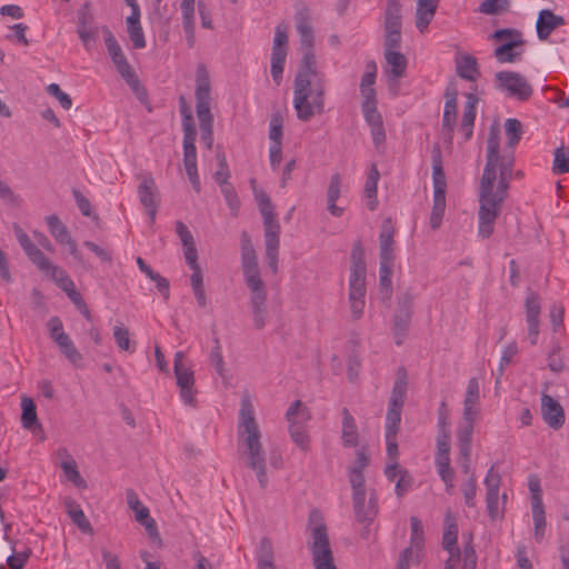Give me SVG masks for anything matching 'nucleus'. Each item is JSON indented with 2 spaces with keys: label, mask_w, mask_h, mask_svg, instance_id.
Here are the masks:
<instances>
[{
  "label": "nucleus",
  "mask_w": 569,
  "mask_h": 569,
  "mask_svg": "<svg viewBox=\"0 0 569 569\" xmlns=\"http://www.w3.org/2000/svg\"><path fill=\"white\" fill-rule=\"evenodd\" d=\"M499 133L491 130L487 139L486 166L479 186L478 236L489 238L508 196L515 163L513 152L500 154Z\"/></svg>",
  "instance_id": "obj_1"
},
{
  "label": "nucleus",
  "mask_w": 569,
  "mask_h": 569,
  "mask_svg": "<svg viewBox=\"0 0 569 569\" xmlns=\"http://www.w3.org/2000/svg\"><path fill=\"white\" fill-rule=\"evenodd\" d=\"M238 446L243 465L256 473L260 488L266 489L269 482L267 453L262 445V432L248 399L242 400L239 411Z\"/></svg>",
  "instance_id": "obj_2"
},
{
  "label": "nucleus",
  "mask_w": 569,
  "mask_h": 569,
  "mask_svg": "<svg viewBox=\"0 0 569 569\" xmlns=\"http://www.w3.org/2000/svg\"><path fill=\"white\" fill-rule=\"evenodd\" d=\"M241 266L244 281L250 290V309L253 327L264 328L268 320L267 290L258 268L257 254L249 234L241 233Z\"/></svg>",
  "instance_id": "obj_3"
},
{
  "label": "nucleus",
  "mask_w": 569,
  "mask_h": 569,
  "mask_svg": "<svg viewBox=\"0 0 569 569\" xmlns=\"http://www.w3.org/2000/svg\"><path fill=\"white\" fill-rule=\"evenodd\" d=\"M325 80L320 77L311 86V79L302 74H296L293 82V108L297 118L303 122L310 121L316 114L325 112Z\"/></svg>",
  "instance_id": "obj_4"
},
{
  "label": "nucleus",
  "mask_w": 569,
  "mask_h": 569,
  "mask_svg": "<svg viewBox=\"0 0 569 569\" xmlns=\"http://www.w3.org/2000/svg\"><path fill=\"white\" fill-rule=\"evenodd\" d=\"M309 20V9L306 7L300 8L295 14L296 28L300 37L302 50L301 66L297 74H302L307 79L318 76L317 61L313 52V30Z\"/></svg>",
  "instance_id": "obj_5"
},
{
  "label": "nucleus",
  "mask_w": 569,
  "mask_h": 569,
  "mask_svg": "<svg viewBox=\"0 0 569 569\" xmlns=\"http://www.w3.org/2000/svg\"><path fill=\"white\" fill-rule=\"evenodd\" d=\"M507 36H513L515 39L498 44L493 51L495 58L500 63H513L520 61L523 53V46L526 43L521 31L513 28L499 29L490 34V39H503Z\"/></svg>",
  "instance_id": "obj_6"
},
{
  "label": "nucleus",
  "mask_w": 569,
  "mask_h": 569,
  "mask_svg": "<svg viewBox=\"0 0 569 569\" xmlns=\"http://www.w3.org/2000/svg\"><path fill=\"white\" fill-rule=\"evenodd\" d=\"M496 89L506 93L507 97L519 101L528 100L533 92L531 84L520 73L515 71H499L495 74Z\"/></svg>",
  "instance_id": "obj_7"
},
{
  "label": "nucleus",
  "mask_w": 569,
  "mask_h": 569,
  "mask_svg": "<svg viewBox=\"0 0 569 569\" xmlns=\"http://www.w3.org/2000/svg\"><path fill=\"white\" fill-rule=\"evenodd\" d=\"M210 80L203 67L197 71L196 109L200 130L212 128L213 117L210 111Z\"/></svg>",
  "instance_id": "obj_8"
},
{
  "label": "nucleus",
  "mask_w": 569,
  "mask_h": 569,
  "mask_svg": "<svg viewBox=\"0 0 569 569\" xmlns=\"http://www.w3.org/2000/svg\"><path fill=\"white\" fill-rule=\"evenodd\" d=\"M253 193L262 216L264 229V243L280 242V224L276 218L274 206L270 197L263 191L253 187Z\"/></svg>",
  "instance_id": "obj_9"
},
{
  "label": "nucleus",
  "mask_w": 569,
  "mask_h": 569,
  "mask_svg": "<svg viewBox=\"0 0 569 569\" xmlns=\"http://www.w3.org/2000/svg\"><path fill=\"white\" fill-rule=\"evenodd\" d=\"M312 558L316 569H337L333 563V556L329 545L327 528L323 523L316 526L311 532Z\"/></svg>",
  "instance_id": "obj_10"
},
{
  "label": "nucleus",
  "mask_w": 569,
  "mask_h": 569,
  "mask_svg": "<svg viewBox=\"0 0 569 569\" xmlns=\"http://www.w3.org/2000/svg\"><path fill=\"white\" fill-rule=\"evenodd\" d=\"M288 52V31L287 24L279 23L274 28V38L271 51V76L273 81L279 84L282 80V72Z\"/></svg>",
  "instance_id": "obj_11"
},
{
  "label": "nucleus",
  "mask_w": 569,
  "mask_h": 569,
  "mask_svg": "<svg viewBox=\"0 0 569 569\" xmlns=\"http://www.w3.org/2000/svg\"><path fill=\"white\" fill-rule=\"evenodd\" d=\"M445 108L441 126V137L445 143L452 144L455 126L457 121V98L458 91L453 86H449L445 92Z\"/></svg>",
  "instance_id": "obj_12"
},
{
  "label": "nucleus",
  "mask_w": 569,
  "mask_h": 569,
  "mask_svg": "<svg viewBox=\"0 0 569 569\" xmlns=\"http://www.w3.org/2000/svg\"><path fill=\"white\" fill-rule=\"evenodd\" d=\"M140 179L141 181L138 187L139 199L146 208L150 223L152 224L156 220V214L160 202L158 189L151 174H144Z\"/></svg>",
  "instance_id": "obj_13"
},
{
  "label": "nucleus",
  "mask_w": 569,
  "mask_h": 569,
  "mask_svg": "<svg viewBox=\"0 0 569 569\" xmlns=\"http://www.w3.org/2000/svg\"><path fill=\"white\" fill-rule=\"evenodd\" d=\"M179 387L180 397L184 405L190 407L197 406L196 395L197 389L194 388V373L190 366L173 370Z\"/></svg>",
  "instance_id": "obj_14"
},
{
  "label": "nucleus",
  "mask_w": 569,
  "mask_h": 569,
  "mask_svg": "<svg viewBox=\"0 0 569 569\" xmlns=\"http://www.w3.org/2000/svg\"><path fill=\"white\" fill-rule=\"evenodd\" d=\"M541 416L543 421L553 430H559L565 425L563 408L556 399L545 392L541 396Z\"/></svg>",
  "instance_id": "obj_15"
},
{
  "label": "nucleus",
  "mask_w": 569,
  "mask_h": 569,
  "mask_svg": "<svg viewBox=\"0 0 569 569\" xmlns=\"http://www.w3.org/2000/svg\"><path fill=\"white\" fill-rule=\"evenodd\" d=\"M541 306L537 293L530 292L525 301L526 321L528 325V338L532 346L537 345L539 336V315Z\"/></svg>",
  "instance_id": "obj_16"
},
{
  "label": "nucleus",
  "mask_w": 569,
  "mask_h": 569,
  "mask_svg": "<svg viewBox=\"0 0 569 569\" xmlns=\"http://www.w3.org/2000/svg\"><path fill=\"white\" fill-rule=\"evenodd\" d=\"M480 413V387L477 378L468 381L463 400V421L476 422Z\"/></svg>",
  "instance_id": "obj_17"
},
{
  "label": "nucleus",
  "mask_w": 569,
  "mask_h": 569,
  "mask_svg": "<svg viewBox=\"0 0 569 569\" xmlns=\"http://www.w3.org/2000/svg\"><path fill=\"white\" fill-rule=\"evenodd\" d=\"M565 23L566 21L562 16L555 14L549 9L540 10L536 21L538 39L541 41L547 40L556 29L562 27Z\"/></svg>",
  "instance_id": "obj_18"
},
{
  "label": "nucleus",
  "mask_w": 569,
  "mask_h": 569,
  "mask_svg": "<svg viewBox=\"0 0 569 569\" xmlns=\"http://www.w3.org/2000/svg\"><path fill=\"white\" fill-rule=\"evenodd\" d=\"M479 98L473 92L466 93V102L463 106V113L460 123V131L463 133V140L468 141L472 137V129L476 119V106Z\"/></svg>",
  "instance_id": "obj_19"
},
{
  "label": "nucleus",
  "mask_w": 569,
  "mask_h": 569,
  "mask_svg": "<svg viewBox=\"0 0 569 569\" xmlns=\"http://www.w3.org/2000/svg\"><path fill=\"white\" fill-rule=\"evenodd\" d=\"M50 279L67 293L77 308L84 303L81 295L76 290L74 282L63 268L56 269V273H52Z\"/></svg>",
  "instance_id": "obj_20"
},
{
  "label": "nucleus",
  "mask_w": 569,
  "mask_h": 569,
  "mask_svg": "<svg viewBox=\"0 0 569 569\" xmlns=\"http://www.w3.org/2000/svg\"><path fill=\"white\" fill-rule=\"evenodd\" d=\"M352 503L357 520L360 523L370 525L378 513V499L376 492H371L367 503L366 496H362L359 505L356 501H352Z\"/></svg>",
  "instance_id": "obj_21"
},
{
  "label": "nucleus",
  "mask_w": 569,
  "mask_h": 569,
  "mask_svg": "<svg viewBox=\"0 0 569 569\" xmlns=\"http://www.w3.org/2000/svg\"><path fill=\"white\" fill-rule=\"evenodd\" d=\"M26 256L29 260L44 274L52 277V273H56V269H60L61 267L54 264L49 258H47L43 252L37 247V244L32 243L23 249Z\"/></svg>",
  "instance_id": "obj_22"
},
{
  "label": "nucleus",
  "mask_w": 569,
  "mask_h": 569,
  "mask_svg": "<svg viewBox=\"0 0 569 569\" xmlns=\"http://www.w3.org/2000/svg\"><path fill=\"white\" fill-rule=\"evenodd\" d=\"M438 8V0H417L416 27L423 32L432 21Z\"/></svg>",
  "instance_id": "obj_23"
},
{
  "label": "nucleus",
  "mask_w": 569,
  "mask_h": 569,
  "mask_svg": "<svg viewBox=\"0 0 569 569\" xmlns=\"http://www.w3.org/2000/svg\"><path fill=\"white\" fill-rule=\"evenodd\" d=\"M377 66L375 61H369L366 64V72L361 78L360 92L363 97V102L376 101V90L373 88L376 81Z\"/></svg>",
  "instance_id": "obj_24"
},
{
  "label": "nucleus",
  "mask_w": 569,
  "mask_h": 569,
  "mask_svg": "<svg viewBox=\"0 0 569 569\" xmlns=\"http://www.w3.org/2000/svg\"><path fill=\"white\" fill-rule=\"evenodd\" d=\"M68 516L71 518L73 523L84 533H92L93 528L90 521L87 519L81 507L73 500L68 499L64 502Z\"/></svg>",
  "instance_id": "obj_25"
},
{
  "label": "nucleus",
  "mask_w": 569,
  "mask_h": 569,
  "mask_svg": "<svg viewBox=\"0 0 569 569\" xmlns=\"http://www.w3.org/2000/svg\"><path fill=\"white\" fill-rule=\"evenodd\" d=\"M341 413L343 446L356 447L359 438L356 421L347 408H343Z\"/></svg>",
  "instance_id": "obj_26"
},
{
  "label": "nucleus",
  "mask_w": 569,
  "mask_h": 569,
  "mask_svg": "<svg viewBox=\"0 0 569 569\" xmlns=\"http://www.w3.org/2000/svg\"><path fill=\"white\" fill-rule=\"evenodd\" d=\"M458 525L456 517L451 512L446 515V530L442 535V548L446 551L460 550L458 545Z\"/></svg>",
  "instance_id": "obj_27"
},
{
  "label": "nucleus",
  "mask_w": 569,
  "mask_h": 569,
  "mask_svg": "<svg viewBox=\"0 0 569 569\" xmlns=\"http://www.w3.org/2000/svg\"><path fill=\"white\" fill-rule=\"evenodd\" d=\"M21 408H22V415H21V425L27 430H33L34 428H40V423L38 421L37 416V407L34 401L23 396L21 398Z\"/></svg>",
  "instance_id": "obj_28"
},
{
  "label": "nucleus",
  "mask_w": 569,
  "mask_h": 569,
  "mask_svg": "<svg viewBox=\"0 0 569 569\" xmlns=\"http://www.w3.org/2000/svg\"><path fill=\"white\" fill-rule=\"evenodd\" d=\"M257 562L258 569H277L274 565L273 546L270 539L266 537L260 540L257 550Z\"/></svg>",
  "instance_id": "obj_29"
},
{
  "label": "nucleus",
  "mask_w": 569,
  "mask_h": 569,
  "mask_svg": "<svg viewBox=\"0 0 569 569\" xmlns=\"http://www.w3.org/2000/svg\"><path fill=\"white\" fill-rule=\"evenodd\" d=\"M456 70L460 78L469 81H475L480 73L477 59L469 54L457 60Z\"/></svg>",
  "instance_id": "obj_30"
},
{
  "label": "nucleus",
  "mask_w": 569,
  "mask_h": 569,
  "mask_svg": "<svg viewBox=\"0 0 569 569\" xmlns=\"http://www.w3.org/2000/svg\"><path fill=\"white\" fill-rule=\"evenodd\" d=\"M407 393V375L403 368H399L392 387L390 403L393 407H403Z\"/></svg>",
  "instance_id": "obj_31"
},
{
  "label": "nucleus",
  "mask_w": 569,
  "mask_h": 569,
  "mask_svg": "<svg viewBox=\"0 0 569 569\" xmlns=\"http://www.w3.org/2000/svg\"><path fill=\"white\" fill-rule=\"evenodd\" d=\"M57 345L63 356L76 367H81L82 355L78 351L68 335H59L57 337Z\"/></svg>",
  "instance_id": "obj_32"
},
{
  "label": "nucleus",
  "mask_w": 569,
  "mask_h": 569,
  "mask_svg": "<svg viewBox=\"0 0 569 569\" xmlns=\"http://www.w3.org/2000/svg\"><path fill=\"white\" fill-rule=\"evenodd\" d=\"M400 3L397 0H390L386 10L385 30L386 32H401Z\"/></svg>",
  "instance_id": "obj_33"
},
{
  "label": "nucleus",
  "mask_w": 569,
  "mask_h": 569,
  "mask_svg": "<svg viewBox=\"0 0 569 569\" xmlns=\"http://www.w3.org/2000/svg\"><path fill=\"white\" fill-rule=\"evenodd\" d=\"M379 177L380 173L378 171L377 166L375 163L371 164L365 186V193L366 197L369 199L367 207L371 211H373L377 207V184Z\"/></svg>",
  "instance_id": "obj_34"
},
{
  "label": "nucleus",
  "mask_w": 569,
  "mask_h": 569,
  "mask_svg": "<svg viewBox=\"0 0 569 569\" xmlns=\"http://www.w3.org/2000/svg\"><path fill=\"white\" fill-rule=\"evenodd\" d=\"M393 228L389 223L382 224L379 236L380 259H395L393 254Z\"/></svg>",
  "instance_id": "obj_35"
},
{
  "label": "nucleus",
  "mask_w": 569,
  "mask_h": 569,
  "mask_svg": "<svg viewBox=\"0 0 569 569\" xmlns=\"http://www.w3.org/2000/svg\"><path fill=\"white\" fill-rule=\"evenodd\" d=\"M182 26L189 48L194 46V6L180 7Z\"/></svg>",
  "instance_id": "obj_36"
},
{
  "label": "nucleus",
  "mask_w": 569,
  "mask_h": 569,
  "mask_svg": "<svg viewBox=\"0 0 569 569\" xmlns=\"http://www.w3.org/2000/svg\"><path fill=\"white\" fill-rule=\"evenodd\" d=\"M46 222L50 234L56 239L57 242L60 244L68 242V239L71 237L70 232L56 214L48 216L46 218Z\"/></svg>",
  "instance_id": "obj_37"
},
{
  "label": "nucleus",
  "mask_w": 569,
  "mask_h": 569,
  "mask_svg": "<svg viewBox=\"0 0 569 569\" xmlns=\"http://www.w3.org/2000/svg\"><path fill=\"white\" fill-rule=\"evenodd\" d=\"M197 131L183 132V166L197 163Z\"/></svg>",
  "instance_id": "obj_38"
},
{
  "label": "nucleus",
  "mask_w": 569,
  "mask_h": 569,
  "mask_svg": "<svg viewBox=\"0 0 569 569\" xmlns=\"http://www.w3.org/2000/svg\"><path fill=\"white\" fill-rule=\"evenodd\" d=\"M386 62L391 67V73L396 78H400L405 74L407 68V59L399 51L385 52Z\"/></svg>",
  "instance_id": "obj_39"
},
{
  "label": "nucleus",
  "mask_w": 569,
  "mask_h": 569,
  "mask_svg": "<svg viewBox=\"0 0 569 569\" xmlns=\"http://www.w3.org/2000/svg\"><path fill=\"white\" fill-rule=\"evenodd\" d=\"M365 251L361 241H356L351 250L350 274H366Z\"/></svg>",
  "instance_id": "obj_40"
},
{
  "label": "nucleus",
  "mask_w": 569,
  "mask_h": 569,
  "mask_svg": "<svg viewBox=\"0 0 569 569\" xmlns=\"http://www.w3.org/2000/svg\"><path fill=\"white\" fill-rule=\"evenodd\" d=\"M289 435L291 440L305 452L310 450V437L301 423H292L289 426Z\"/></svg>",
  "instance_id": "obj_41"
},
{
  "label": "nucleus",
  "mask_w": 569,
  "mask_h": 569,
  "mask_svg": "<svg viewBox=\"0 0 569 569\" xmlns=\"http://www.w3.org/2000/svg\"><path fill=\"white\" fill-rule=\"evenodd\" d=\"M402 407H393L389 405L386 417V438L397 437L399 423L401 420Z\"/></svg>",
  "instance_id": "obj_42"
},
{
  "label": "nucleus",
  "mask_w": 569,
  "mask_h": 569,
  "mask_svg": "<svg viewBox=\"0 0 569 569\" xmlns=\"http://www.w3.org/2000/svg\"><path fill=\"white\" fill-rule=\"evenodd\" d=\"M411 322V318L396 313L393 317L392 332L395 341L398 346L402 345L407 337L408 329Z\"/></svg>",
  "instance_id": "obj_43"
},
{
  "label": "nucleus",
  "mask_w": 569,
  "mask_h": 569,
  "mask_svg": "<svg viewBox=\"0 0 569 569\" xmlns=\"http://www.w3.org/2000/svg\"><path fill=\"white\" fill-rule=\"evenodd\" d=\"M416 297L417 293L411 289H407L406 291H403L397 300L396 313L401 316L406 315L407 317L412 318V310Z\"/></svg>",
  "instance_id": "obj_44"
},
{
  "label": "nucleus",
  "mask_w": 569,
  "mask_h": 569,
  "mask_svg": "<svg viewBox=\"0 0 569 569\" xmlns=\"http://www.w3.org/2000/svg\"><path fill=\"white\" fill-rule=\"evenodd\" d=\"M287 421L289 426L292 423H301V421H307L310 416L308 408L302 403V401L297 400L291 403L286 413Z\"/></svg>",
  "instance_id": "obj_45"
},
{
  "label": "nucleus",
  "mask_w": 569,
  "mask_h": 569,
  "mask_svg": "<svg viewBox=\"0 0 569 569\" xmlns=\"http://www.w3.org/2000/svg\"><path fill=\"white\" fill-rule=\"evenodd\" d=\"M365 297H366V274H350L349 301L365 299Z\"/></svg>",
  "instance_id": "obj_46"
},
{
  "label": "nucleus",
  "mask_w": 569,
  "mask_h": 569,
  "mask_svg": "<svg viewBox=\"0 0 569 569\" xmlns=\"http://www.w3.org/2000/svg\"><path fill=\"white\" fill-rule=\"evenodd\" d=\"M446 210V194H433V206L430 216V227L437 230L441 226V220Z\"/></svg>",
  "instance_id": "obj_47"
},
{
  "label": "nucleus",
  "mask_w": 569,
  "mask_h": 569,
  "mask_svg": "<svg viewBox=\"0 0 569 569\" xmlns=\"http://www.w3.org/2000/svg\"><path fill=\"white\" fill-rule=\"evenodd\" d=\"M102 31L104 33V42L107 46L108 53L113 63L119 62L120 60L126 59L121 47L119 46L117 39L113 37L112 32L109 28L103 27Z\"/></svg>",
  "instance_id": "obj_48"
},
{
  "label": "nucleus",
  "mask_w": 569,
  "mask_h": 569,
  "mask_svg": "<svg viewBox=\"0 0 569 569\" xmlns=\"http://www.w3.org/2000/svg\"><path fill=\"white\" fill-rule=\"evenodd\" d=\"M505 132L507 137V146L513 148L521 139V122L517 119L510 118L506 120Z\"/></svg>",
  "instance_id": "obj_49"
},
{
  "label": "nucleus",
  "mask_w": 569,
  "mask_h": 569,
  "mask_svg": "<svg viewBox=\"0 0 569 569\" xmlns=\"http://www.w3.org/2000/svg\"><path fill=\"white\" fill-rule=\"evenodd\" d=\"M349 481L352 489V501L359 505L362 496H366L363 473L358 470H350Z\"/></svg>",
  "instance_id": "obj_50"
},
{
  "label": "nucleus",
  "mask_w": 569,
  "mask_h": 569,
  "mask_svg": "<svg viewBox=\"0 0 569 569\" xmlns=\"http://www.w3.org/2000/svg\"><path fill=\"white\" fill-rule=\"evenodd\" d=\"M126 498H127L128 506L136 513V520L137 521L146 520V518H148V516H149V509L140 502L138 495L134 492L133 489H128L126 491Z\"/></svg>",
  "instance_id": "obj_51"
},
{
  "label": "nucleus",
  "mask_w": 569,
  "mask_h": 569,
  "mask_svg": "<svg viewBox=\"0 0 569 569\" xmlns=\"http://www.w3.org/2000/svg\"><path fill=\"white\" fill-rule=\"evenodd\" d=\"M552 171L556 174H563L569 172V150H567L563 146L555 150Z\"/></svg>",
  "instance_id": "obj_52"
},
{
  "label": "nucleus",
  "mask_w": 569,
  "mask_h": 569,
  "mask_svg": "<svg viewBox=\"0 0 569 569\" xmlns=\"http://www.w3.org/2000/svg\"><path fill=\"white\" fill-rule=\"evenodd\" d=\"M450 435L449 431L439 432L437 437L436 463L450 461Z\"/></svg>",
  "instance_id": "obj_53"
},
{
  "label": "nucleus",
  "mask_w": 569,
  "mask_h": 569,
  "mask_svg": "<svg viewBox=\"0 0 569 569\" xmlns=\"http://www.w3.org/2000/svg\"><path fill=\"white\" fill-rule=\"evenodd\" d=\"M61 468L69 481H71L76 487L86 488L87 483L83 478L80 476L77 463L74 460H67L61 463Z\"/></svg>",
  "instance_id": "obj_54"
},
{
  "label": "nucleus",
  "mask_w": 569,
  "mask_h": 569,
  "mask_svg": "<svg viewBox=\"0 0 569 569\" xmlns=\"http://www.w3.org/2000/svg\"><path fill=\"white\" fill-rule=\"evenodd\" d=\"M362 112L370 128L383 124L381 114L377 110L376 101L362 102Z\"/></svg>",
  "instance_id": "obj_55"
},
{
  "label": "nucleus",
  "mask_w": 569,
  "mask_h": 569,
  "mask_svg": "<svg viewBox=\"0 0 569 569\" xmlns=\"http://www.w3.org/2000/svg\"><path fill=\"white\" fill-rule=\"evenodd\" d=\"M283 123L282 118L279 113H276L271 117L270 128H269V139L271 144H282V136H283Z\"/></svg>",
  "instance_id": "obj_56"
},
{
  "label": "nucleus",
  "mask_w": 569,
  "mask_h": 569,
  "mask_svg": "<svg viewBox=\"0 0 569 569\" xmlns=\"http://www.w3.org/2000/svg\"><path fill=\"white\" fill-rule=\"evenodd\" d=\"M179 109H180V113L182 116V129H183V132H187V131H197L196 130V127H194V123H193V118H192V114H191V110H190V107L186 100V98L183 96H181L179 98Z\"/></svg>",
  "instance_id": "obj_57"
},
{
  "label": "nucleus",
  "mask_w": 569,
  "mask_h": 569,
  "mask_svg": "<svg viewBox=\"0 0 569 569\" xmlns=\"http://www.w3.org/2000/svg\"><path fill=\"white\" fill-rule=\"evenodd\" d=\"M476 492H477V481L473 473L470 475L469 479L462 485V493L465 498V503L469 508H473L476 506Z\"/></svg>",
  "instance_id": "obj_58"
},
{
  "label": "nucleus",
  "mask_w": 569,
  "mask_h": 569,
  "mask_svg": "<svg viewBox=\"0 0 569 569\" xmlns=\"http://www.w3.org/2000/svg\"><path fill=\"white\" fill-rule=\"evenodd\" d=\"M395 259H380L379 282L381 287L389 288L391 286V274Z\"/></svg>",
  "instance_id": "obj_59"
},
{
  "label": "nucleus",
  "mask_w": 569,
  "mask_h": 569,
  "mask_svg": "<svg viewBox=\"0 0 569 569\" xmlns=\"http://www.w3.org/2000/svg\"><path fill=\"white\" fill-rule=\"evenodd\" d=\"M461 559L463 561L462 569H476L477 553H476L473 543H470V541L463 542V549L461 551Z\"/></svg>",
  "instance_id": "obj_60"
},
{
  "label": "nucleus",
  "mask_w": 569,
  "mask_h": 569,
  "mask_svg": "<svg viewBox=\"0 0 569 569\" xmlns=\"http://www.w3.org/2000/svg\"><path fill=\"white\" fill-rule=\"evenodd\" d=\"M411 545L416 549H420L423 543V528L421 521L417 517H411Z\"/></svg>",
  "instance_id": "obj_61"
},
{
  "label": "nucleus",
  "mask_w": 569,
  "mask_h": 569,
  "mask_svg": "<svg viewBox=\"0 0 569 569\" xmlns=\"http://www.w3.org/2000/svg\"><path fill=\"white\" fill-rule=\"evenodd\" d=\"M47 92L54 97L59 103L61 104V107L66 110H69L71 107H72V100L70 98V96L66 92H63L61 90V88L59 87V84L57 83H51L48 86L47 88Z\"/></svg>",
  "instance_id": "obj_62"
},
{
  "label": "nucleus",
  "mask_w": 569,
  "mask_h": 569,
  "mask_svg": "<svg viewBox=\"0 0 569 569\" xmlns=\"http://www.w3.org/2000/svg\"><path fill=\"white\" fill-rule=\"evenodd\" d=\"M342 180L340 173H333L327 188V201H337L341 193Z\"/></svg>",
  "instance_id": "obj_63"
},
{
  "label": "nucleus",
  "mask_w": 569,
  "mask_h": 569,
  "mask_svg": "<svg viewBox=\"0 0 569 569\" xmlns=\"http://www.w3.org/2000/svg\"><path fill=\"white\" fill-rule=\"evenodd\" d=\"M220 190L226 199L228 207L232 211V213L237 214V212L240 208V200L234 191V188L229 183V184L222 186L220 188Z\"/></svg>",
  "instance_id": "obj_64"
}]
</instances>
